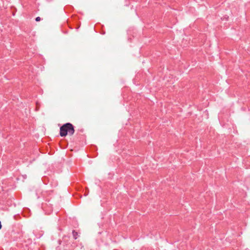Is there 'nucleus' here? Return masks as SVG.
Segmentation results:
<instances>
[{
    "label": "nucleus",
    "mask_w": 250,
    "mask_h": 250,
    "mask_svg": "<svg viewBox=\"0 0 250 250\" xmlns=\"http://www.w3.org/2000/svg\"><path fill=\"white\" fill-rule=\"evenodd\" d=\"M74 132V126L70 123L63 124L60 128V135L61 137H65L67 135L72 136Z\"/></svg>",
    "instance_id": "1"
},
{
    "label": "nucleus",
    "mask_w": 250,
    "mask_h": 250,
    "mask_svg": "<svg viewBox=\"0 0 250 250\" xmlns=\"http://www.w3.org/2000/svg\"><path fill=\"white\" fill-rule=\"evenodd\" d=\"M41 18H40V17H36V19H35V21H41Z\"/></svg>",
    "instance_id": "3"
},
{
    "label": "nucleus",
    "mask_w": 250,
    "mask_h": 250,
    "mask_svg": "<svg viewBox=\"0 0 250 250\" xmlns=\"http://www.w3.org/2000/svg\"><path fill=\"white\" fill-rule=\"evenodd\" d=\"M1 227H2V225H1V221H0V229H1Z\"/></svg>",
    "instance_id": "4"
},
{
    "label": "nucleus",
    "mask_w": 250,
    "mask_h": 250,
    "mask_svg": "<svg viewBox=\"0 0 250 250\" xmlns=\"http://www.w3.org/2000/svg\"><path fill=\"white\" fill-rule=\"evenodd\" d=\"M73 237L74 239H77L78 237V233L75 230L72 231Z\"/></svg>",
    "instance_id": "2"
}]
</instances>
